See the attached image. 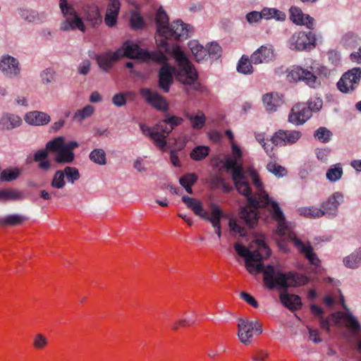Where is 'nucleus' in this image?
I'll use <instances>...</instances> for the list:
<instances>
[{
	"mask_svg": "<svg viewBox=\"0 0 361 361\" xmlns=\"http://www.w3.org/2000/svg\"><path fill=\"white\" fill-rule=\"evenodd\" d=\"M239 193L247 198L249 205L243 207L239 213V219H230L228 226L231 232L244 237L247 234V228H252L258 221L257 209L269 204L268 194L263 190V182H252L256 191L252 192L250 182H233Z\"/></svg>",
	"mask_w": 361,
	"mask_h": 361,
	"instance_id": "nucleus-2",
	"label": "nucleus"
},
{
	"mask_svg": "<svg viewBox=\"0 0 361 361\" xmlns=\"http://www.w3.org/2000/svg\"><path fill=\"white\" fill-rule=\"evenodd\" d=\"M361 80V68H353L343 74L337 82L338 89L343 93L354 91Z\"/></svg>",
	"mask_w": 361,
	"mask_h": 361,
	"instance_id": "nucleus-13",
	"label": "nucleus"
},
{
	"mask_svg": "<svg viewBox=\"0 0 361 361\" xmlns=\"http://www.w3.org/2000/svg\"><path fill=\"white\" fill-rule=\"evenodd\" d=\"M206 49L207 56L211 59H218L221 56V47L216 42L208 44Z\"/></svg>",
	"mask_w": 361,
	"mask_h": 361,
	"instance_id": "nucleus-48",
	"label": "nucleus"
},
{
	"mask_svg": "<svg viewBox=\"0 0 361 361\" xmlns=\"http://www.w3.org/2000/svg\"><path fill=\"white\" fill-rule=\"evenodd\" d=\"M157 32L159 35V28L169 27V17L166 11L161 7L158 9L155 18Z\"/></svg>",
	"mask_w": 361,
	"mask_h": 361,
	"instance_id": "nucleus-40",
	"label": "nucleus"
},
{
	"mask_svg": "<svg viewBox=\"0 0 361 361\" xmlns=\"http://www.w3.org/2000/svg\"><path fill=\"white\" fill-rule=\"evenodd\" d=\"M343 195L338 192H334L326 202L322 204L324 216L334 217L338 212V207L343 201Z\"/></svg>",
	"mask_w": 361,
	"mask_h": 361,
	"instance_id": "nucleus-20",
	"label": "nucleus"
},
{
	"mask_svg": "<svg viewBox=\"0 0 361 361\" xmlns=\"http://www.w3.org/2000/svg\"><path fill=\"white\" fill-rule=\"evenodd\" d=\"M64 173L68 180H78L80 177L78 169L75 167L66 166Z\"/></svg>",
	"mask_w": 361,
	"mask_h": 361,
	"instance_id": "nucleus-54",
	"label": "nucleus"
},
{
	"mask_svg": "<svg viewBox=\"0 0 361 361\" xmlns=\"http://www.w3.org/2000/svg\"><path fill=\"white\" fill-rule=\"evenodd\" d=\"M250 248L253 250L238 243L234 244L238 255L245 257L247 271L251 274L263 272L264 282L269 289L278 288L286 290L289 287L300 286L307 283V277L302 274L292 271L283 273L271 265L264 267L262 261L270 256L271 250L265 243L264 235L254 240Z\"/></svg>",
	"mask_w": 361,
	"mask_h": 361,
	"instance_id": "nucleus-1",
	"label": "nucleus"
},
{
	"mask_svg": "<svg viewBox=\"0 0 361 361\" xmlns=\"http://www.w3.org/2000/svg\"><path fill=\"white\" fill-rule=\"evenodd\" d=\"M288 46L295 51H310L316 46L315 35L310 31L295 32L289 39Z\"/></svg>",
	"mask_w": 361,
	"mask_h": 361,
	"instance_id": "nucleus-12",
	"label": "nucleus"
},
{
	"mask_svg": "<svg viewBox=\"0 0 361 361\" xmlns=\"http://www.w3.org/2000/svg\"><path fill=\"white\" fill-rule=\"evenodd\" d=\"M60 8L66 20L61 23V29L64 31L79 29L82 32L85 31V25L82 19L76 13L75 9L68 4L66 0H60Z\"/></svg>",
	"mask_w": 361,
	"mask_h": 361,
	"instance_id": "nucleus-11",
	"label": "nucleus"
},
{
	"mask_svg": "<svg viewBox=\"0 0 361 361\" xmlns=\"http://www.w3.org/2000/svg\"><path fill=\"white\" fill-rule=\"evenodd\" d=\"M182 200L196 215L206 220L209 219L210 214L204 209L202 203L200 200L185 195L182 197Z\"/></svg>",
	"mask_w": 361,
	"mask_h": 361,
	"instance_id": "nucleus-23",
	"label": "nucleus"
},
{
	"mask_svg": "<svg viewBox=\"0 0 361 361\" xmlns=\"http://www.w3.org/2000/svg\"><path fill=\"white\" fill-rule=\"evenodd\" d=\"M25 198V194L15 189L0 190V200L1 201H16Z\"/></svg>",
	"mask_w": 361,
	"mask_h": 361,
	"instance_id": "nucleus-30",
	"label": "nucleus"
},
{
	"mask_svg": "<svg viewBox=\"0 0 361 361\" xmlns=\"http://www.w3.org/2000/svg\"><path fill=\"white\" fill-rule=\"evenodd\" d=\"M224 216V214L223 211L218 206L215 204L211 205L210 217L208 221L212 223L213 227L215 228V233L219 238L221 236L220 221Z\"/></svg>",
	"mask_w": 361,
	"mask_h": 361,
	"instance_id": "nucleus-29",
	"label": "nucleus"
},
{
	"mask_svg": "<svg viewBox=\"0 0 361 361\" xmlns=\"http://www.w3.org/2000/svg\"><path fill=\"white\" fill-rule=\"evenodd\" d=\"M262 102L266 110L269 112L276 111L283 103V97L276 92L267 93L262 97Z\"/></svg>",
	"mask_w": 361,
	"mask_h": 361,
	"instance_id": "nucleus-24",
	"label": "nucleus"
},
{
	"mask_svg": "<svg viewBox=\"0 0 361 361\" xmlns=\"http://www.w3.org/2000/svg\"><path fill=\"white\" fill-rule=\"evenodd\" d=\"M127 102L126 94L123 92H119L114 94L112 97V103L118 107H121L126 105Z\"/></svg>",
	"mask_w": 361,
	"mask_h": 361,
	"instance_id": "nucleus-55",
	"label": "nucleus"
},
{
	"mask_svg": "<svg viewBox=\"0 0 361 361\" xmlns=\"http://www.w3.org/2000/svg\"><path fill=\"white\" fill-rule=\"evenodd\" d=\"M316 154L319 160L326 161L327 160V157L329 154V150L328 149H317Z\"/></svg>",
	"mask_w": 361,
	"mask_h": 361,
	"instance_id": "nucleus-63",
	"label": "nucleus"
},
{
	"mask_svg": "<svg viewBox=\"0 0 361 361\" xmlns=\"http://www.w3.org/2000/svg\"><path fill=\"white\" fill-rule=\"evenodd\" d=\"M361 262L360 254H352L343 259L345 265L349 268H355Z\"/></svg>",
	"mask_w": 361,
	"mask_h": 361,
	"instance_id": "nucleus-51",
	"label": "nucleus"
},
{
	"mask_svg": "<svg viewBox=\"0 0 361 361\" xmlns=\"http://www.w3.org/2000/svg\"><path fill=\"white\" fill-rule=\"evenodd\" d=\"M263 331L262 325L258 321H250L247 319L240 318L238 321V336L244 345L252 343L254 332L260 335Z\"/></svg>",
	"mask_w": 361,
	"mask_h": 361,
	"instance_id": "nucleus-10",
	"label": "nucleus"
},
{
	"mask_svg": "<svg viewBox=\"0 0 361 361\" xmlns=\"http://www.w3.org/2000/svg\"><path fill=\"white\" fill-rule=\"evenodd\" d=\"M312 116L310 110L304 103H299L293 106L288 116V121L294 125L299 126L305 123Z\"/></svg>",
	"mask_w": 361,
	"mask_h": 361,
	"instance_id": "nucleus-17",
	"label": "nucleus"
},
{
	"mask_svg": "<svg viewBox=\"0 0 361 361\" xmlns=\"http://www.w3.org/2000/svg\"><path fill=\"white\" fill-rule=\"evenodd\" d=\"M173 56L176 59L177 65L180 72H183L185 78L181 79V74L178 73L176 67L169 65L167 63L168 59L161 63L163 64L158 72V86L164 91V92H169L170 87L173 82V78L175 75L179 76V81L185 85H192L197 79V73L195 71L193 65L189 61L184 52L180 49L178 47L173 49Z\"/></svg>",
	"mask_w": 361,
	"mask_h": 361,
	"instance_id": "nucleus-3",
	"label": "nucleus"
},
{
	"mask_svg": "<svg viewBox=\"0 0 361 361\" xmlns=\"http://www.w3.org/2000/svg\"><path fill=\"white\" fill-rule=\"evenodd\" d=\"M268 353L264 350H256L253 352L252 359L254 361H266L268 357Z\"/></svg>",
	"mask_w": 361,
	"mask_h": 361,
	"instance_id": "nucleus-57",
	"label": "nucleus"
},
{
	"mask_svg": "<svg viewBox=\"0 0 361 361\" xmlns=\"http://www.w3.org/2000/svg\"><path fill=\"white\" fill-rule=\"evenodd\" d=\"M75 158V154L73 152L68 151L64 147L57 152L55 157V161L58 164H70Z\"/></svg>",
	"mask_w": 361,
	"mask_h": 361,
	"instance_id": "nucleus-37",
	"label": "nucleus"
},
{
	"mask_svg": "<svg viewBox=\"0 0 361 361\" xmlns=\"http://www.w3.org/2000/svg\"><path fill=\"white\" fill-rule=\"evenodd\" d=\"M22 171L18 167H8L0 173V180H14L17 179Z\"/></svg>",
	"mask_w": 361,
	"mask_h": 361,
	"instance_id": "nucleus-34",
	"label": "nucleus"
},
{
	"mask_svg": "<svg viewBox=\"0 0 361 361\" xmlns=\"http://www.w3.org/2000/svg\"><path fill=\"white\" fill-rule=\"evenodd\" d=\"M48 345V338L42 334H37L32 339V346L35 350H44Z\"/></svg>",
	"mask_w": 361,
	"mask_h": 361,
	"instance_id": "nucleus-44",
	"label": "nucleus"
},
{
	"mask_svg": "<svg viewBox=\"0 0 361 361\" xmlns=\"http://www.w3.org/2000/svg\"><path fill=\"white\" fill-rule=\"evenodd\" d=\"M298 213L307 218H319L324 216L322 209L314 207L299 208Z\"/></svg>",
	"mask_w": 361,
	"mask_h": 361,
	"instance_id": "nucleus-39",
	"label": "nucleus"
},
{
	"mask_svg": "<svg viewBox=\"0 0 361 361\" xmlns=\"http://www.w3.org/2000/svg\"><path fill=\"white\" fill-rule=\"evenodd\" d=\"M120 51L121 59L126 56L130 59H141L145 62L163 63L167 60V56L160 51H149L140 48L132 41L125 42L122 47L117 49Z\"/></svg>",
	"mask_w": 361,
	"mask_h": 361,
	"instance_id": "nucleus-7",
	"label": "nucleus"
},
{
	"mask_svg": "<svg viewBox=\"0 0 361 361\" xmlns=\"http://www.w3.org/2000/svg\"><path fill=\"white\" fill-rule=\"evenodd\" d=\"M130 25L133 30H141L145 26L143 18L137 11H133L130 15Z\"/></svg>",
	"mask_w": 361,
	"mask_h": 361,
	"instance_id": "nucleus-46",
	"label": "nucleus"
},
{
	"mask_svg": "<svg viewBox=\"0 0 361 361\" xmlns=\"http://www.w3.org/2000/svg\"><path fill=\"white\" fill-rule=\"evenodd\" d=\"M267 170L273 173L276 178H283L287 175V170L285 167L276 163H269L267 166Z\"/></svg>",
	"mask_w": 361,
	"mask_h": 361,
	"instance_id": "nucleus-47",
	"label": "nucleus"
},
{
	"mask_svg": "<svg viewBox=\"0 0 361 361\" xmlns=\"http://www.w3.org/2000/svg\"><path fill=\"white\" fill-rule=\"evenodd\" d=\"M191 325V323L189 320H187L185 319H180L177 322H176L173 325H172V329L174 330V331H177L180 326H182V327H186V326H190Z\"/></svg>",
	"mask_w": 361,
	"mask_h": 361,
	"instance_id": "nucleus-64",
	"label": "nucleus"
},
{
	"mask_svg": "<svg viewBox=\"0 0 361 361\" xmlns=\"http://www.w3.org/2000/svg\"><path fill=\"white\" fill-rule=\"evenodd\" d=\"M120 8L121 3L119 0H110L109 1L104 16V23L108 27H111L116 24Z\"/></svg>",
	"mask_w": 361,
	"mask_h": 361,
	"instance_id": "nucleus-21",
	"label": "nucleus"
},
{
	"mask_svg": "<svg viewBox=\"0 0 361 361\" xmlns=\"http://www.w3.org/2000/svg\"><path fill=\"white\" fill-rule=\"evenodd\" d=\"M209 148L207 146H197L190 152V157L195 161H201L209 155Z\"/></svg>",
	"mask_w": 361,
	"mask_h": 361,
	"instance_id": "nucleus-43",
	"label": "nucleus"
},
{
	"mask_svg": "<svg viewBox=\"0 0 361 361\" xmlns=\"http://www.w3.org/2000/svg\"><path fill=\"white\" fill-rule=\"evenodd\" d=\"M24 119L29 125L39 126L48 124L51 117L43 111H32L25 114Z\"/></svg>",
	"mask_w": 361,
	"mask_h": 361,
	"instance_id": "nucleus-22",
	"label": "nucleus"
},
{
	"mask_svg": "<svg viewBox=\"0 0 361 361\" xmlns=\"http://www.w3.org/2000/svg\"><path fill=\"white\" fill-rule=\"evenodd\" d=\"M303 14L302 10L296 6H292L290 8V18L297 25L302 23V18Z\"/></svg>",
	"mask_w": 361,
	"mask_h": 361,
	"instance_id": "nucleus-52",
	"label": "nucleus"
},
{
	"mask_svg": "<svg viewBox=\"0 0 361 361\" xmlns=\"http://www.w3.org/2000/svg\"><path fill=\"white\" fill-rule=\"evenodd\" d=\"M25 221V218L19 214L8 215L0 218V226H16L22 224Z\"/></svg>",
	"mask_w": 361,
	"mask_h": 361,
	"instance_id": "nucleus-33",
	"label": "nucleus"
},
{
	"mask_svg": "<svg viewBox=\"0 0 361 361\" xmlns=\"http://www.w3.org/2000/svg\"><path fill=\"white\" fill-rule=\"evenodd\" d=\"M189 27L190 25L183 23L181 20H177L168 27L159 28V36L163 38L156 39L157 45L168 51L169 50L168 39L172 38L176 40L186 39L189 36Z\"/></svg>",
	"mask_w": 361,
	"mask_h": 361,
	"instance_id": "nucleus-8",
	"label": "nucleus"
},
{
	"mask_svg": "<svg viewBox=\"0 0 361 361\" xmlns=\"http://www.w3.org/2000/svg\"><path fill=\"white\" fill-rule=\"evenodd\" d=\"M333 133L326 127H319L314 133V137L322 143L329 142L332 137Z\"/></svg>",
	"mask_w": 361,
	"mask_h": 361,
	"instance_id": "nucleus-41",
	"label": "nucleus"
},
{
	"mask_svg": "<svg viewBox=\"0 0 361 361\" xmlns=\"http://www.w3.org/2000/svg\"><path fill=\"white\" fill-rule=\"evenodd\" d=\"M302 23L300 25H305L309 29H313L314 26V19L308 14H303L302 18Z\"/></svg>",
	"mask_w": 361,
	"mask_h": 361,
	"instance_id": "nucleus-61",
	"label": "nucleus"
},
{
	"mask_svg": "<svg viewBox=\"0 0 361 361\" xmlns=\"http://www.w3.org/2000/svg\"><path fill=\"white\" fill-rule=\"evenodd\" d=\"M343 169L340 164L332 166L326 172V178L329 180H338L341 178Z\"/></svg>",
	"mask_w": 361,
	"mask_h": 361,
	"instance_id": "nucleus-45",
	"label": "nucleus"
},
{
	"mask_svg": "<svg viewBox=\"0 0 361 361\" xmlns=\"http://www.w3.org/2000/svg\"><path fill=\"white\" fill-rule=\"evenodd\" d=\"M240 297L243 300H245L247 304H249L252 307L255 308L258 307L259 304L257 301L249 293L245 292H241Z\"/></svg>",
	"mask_w": 361,
	"mask_h": 361,
	"instance_id": "nucleus-58",
	"label": "nucleus"
},
{
	"mask_svg": "<svg viewBox=\"0 0 361 361\" xmlns=\"http://www.w3.org/2000/svg\"><path fill=\"white\" fill-rule=\"evenodd\" d=\"M121 59L120 51L105 52L96 56L97 63L104 72H109L116 61Z\"/></svg>",
	"mask_w": 361,
	"mask_h": 361,
	"instance_id": "nucleus-19",
	"label": "nucleus"
},
{
	"mask_svg": "<svg viewBox=\"0 0 361 361\" xmlns=\"http://www.w3.org/2000/svg\"><path fill=\"white\" fill-rule=\"evenodd\" d=\"M64 145L63 137H56L47 142L45 149L37 150L34 154L33 159L38 163V169L43 171H48L51 168V163L48 159V154L57 153Z\"/></svg>",
	"mask_w": 361,
	"mask_h": 361,
	"instance_id": "nucleus-9",
	"label": "nucleus"
},
{
	"mask_svg": "<svg viewBox=\"0 0 361 361\" xmlns=\"http://www.w3.org/2000/svg\"><path fill=\"white\" fill-rule=\"evenodd\" d=\"M342 318L346 323L348 328L351 329L355 332H358L360 330V325L357 320L349 313L343 314Z\"/></svg>",
	"mask_w": 361,
	"mask_h": 361,
	"instance_id": "nucleus-49",
	"label": "nucleus"
},
{
	"mask_svg": "<svg viewBox=\"0 0 361 361\" xmlns=\"http://www.w3.org/2000/svg\"><path fill=\"white\" fill-rule=\"evenodd\" d=\"M342 318L346 323L348 328L351 329L355 332H358L360 330V325L357 320L349 313L343 314Z\"/></svg>",
	"mask_w": 361,
	"mask_h": 361,
	"instance_id": "nucleus-50",
	"label": "nucleus"
},
{
	"mask_svg": "<svg viewBox=\"0 0 361 361\" xmlns=\"http://www.w3.org/2000/svg\"><path fill=\"white\" fill-rule=\"evenodd\" d=\"M274 55V49L271 45H262L253 52L250 56V60L255 65L268 63L273 59Z\"/></svg>",
	"mask_w": 361,
	"mask_h": 361,
	"instance_id": "nucleus-18",
	"label": "nucleus"
},
{
	"mask_svg": "<svg viewBox=\"0 0 361 361\" xmlns=\"http://www.w3.org/2000/svg\"><path fill=\"white\" fill-rule=\"evenodd\" d=\"M281 303L291 311H295L302 307L301 298L295 294L282 293L280 294Z\"/></svg>",
	"mask_w": 361,
	"mask_h": 361,
	"instance_id": "nucleus-28",
	"label": "nucleus"
},
{
	"mask_svg": "<svg viewBox=\"0 0 361 361\" xmlns=\"http://www.w3.org/2000/svg\"><path fill=\"white\" fill-rule=\"evenodd\" d=\"M22 124L21 118L16 114L6 113L0 118V129L11 130Z\"/></svg>",
	"mask_w": 361,
	"mask_h": 361,
	"instance_id": "nucleus-26",
	"label": "nucleus"
},
{
	"mask_svg": "<svg viewBox=\"0 0 361 361\" xmlns=\"http://www.w3.org/2000/svg\"><path fill=\"white\" fill-rule=\"evenodd\" d=\"M231 157H226L221 161L223 169L230 174L232 180H260L257 171L251 166H243L241 163L242 151L233 144Z\"/></svg>",
	"mask_w": 361,
	"mask_h": 361,
	"instance_id": "nucleus-5",
	"label": "nucleus"
},
{
	"mask_svg": "<svg viewBox=\"0 0 361 361\" xmlns=\"http://www.w3.org/2000/svg\"><path fill=\"white\" fill-rule=\"evenodd\" d=\"M165 120L169 126L172 128V130L176 126L180 125L183 121L182 118L176 116H169Z\"/></svg>",
	"mask_w": 361,
	"mask_h": 361,
	"instance_id": "nucleus-59",
	"label": "nucleus"
},
{
	"mask_svg": "<svg viewBox=\"0 0 361 361\" xmlns=\"http://www.w3.org/2000/svg\"><path fill=\"white\" fill-rule=\"evenodd\" d=\"M90 64L89 60L82 61L78 67V73L82 75H87L90 70Z\"/></svg>",
	"mask_w": 361,
	"mask_h": 361,
	"instance_id": "nucleus-62",
	"label": "nucleus"
},
{
	"mask_svg": "<svg viewBox=\"0 0 361 361\" xmlns=\"http://www.w3.org/2000/svg\"><path fill=\"white\" fill-rule=\"evenodd\" d=\"M41 78L43 83H51L54 80V72L52 71V70L47 68L42 73Z\"/></svg>",
	"mask_w": 361,
	"mask_h": 361,
	"instance_id": "nucleus-56",
	"label": "nucleus"
},
{
	"mask_svg": "<svg viewBox=\"0 0 361 361\" xmlns=\"http://www.w3.org/2000/svg\"><path fill=\"white\" fill-rule=\"evenodd\" d=\"M84 18L94 27L100 25L102 20L99 7L94 4H89L85 7Z\"/></svg>",
	"mask_w": 361,
	"mask_h": 361,
	"instance_id": "nucleus-27",
	"label": "nucleus"
},
{
	"mask_svg": "<svg viewBox=\"0 0 361 361\" xmlns=\"http://www.w3.org/2000/svg\"><path fill=\"white\" fill-rule=\"evenodd\" d=\"M94 112V106L87 105L83 109L77 110L73 116V120L82 122L84 119L90 117Z\"/></svg>",
	"mask_w": 361,
	"mask_h": 361,
	"instance_id": "nucleus-42",
	"label": "nucleus"
},
{
	"mask_svg": "<svg viewBox=\"0 0 361 361\" xmlns=\"http://www.w3.org/2000/svg\"><path fill=\"white\" fill-rule=\"evenodd\" d=\"M262 19L260 12L252 11L246 15V20L250 23H255L259 22Z\"/></svg>",
	"mask_w": 361,
	"mask_h": 361,
	"instance_id": "nucleus-60",
	"label": "nucleus"
},
{
	"mask_svg": "<svg viewBox=\"0 0 361 361\" xmlns=\"http://www.w3.org/2000/svg\"><path fill=\"white\" fill-rule=\"evenodd\" d=\"M310 69L303 68L301 66H293L288 73L290 81H302L312 88H317L321 85L319 77L326 76L328 70L323 66H311Z\"/></svg>",
	"mask_w": 361,
	"mask_h": 361,
	"instance_id": "nucleus-6",
	"label": "nucleus"
},
{
	"mask_svg": "<svg viewBox=\"0 0 361 361\" xmlns=\"http://www.w3.org/2000/svg\"><path fill=\"white\" fill-rule=\"evenodd\" d=\"M140 128L141 131L145 135L149 137L155 143V145L159 147L162 151L165 150L166 146V141H164L161 139H159L155 134L154 127L151 128L150 127L146 126L144 123L140 124Z\"/></svg>",
	"mask_w": 361,
	"mask_h": 361,
	"instance_id": "nucleus-31",
	"label": "nucleus"
},
{
	"mask_svg": "<svg viewBox=\"0 0 361 361\" xmlns=\"http://www.w3.org/2000/svg\"><path fill=\"white\" fill-rule=\"evenodd\" d=\"M307 108L310 110V114L312 115V112L319 111L323 105V102L319 98H314V99H310L307 102Z\"/></svg>",
	"mask_w": 361,
	"mask_h": 361,
	"instance_id": "nucleus-53",
	"label": "nucleus"
},
{
	"mask_svg": "<svg viewBox=\"0 0 361 361\" xmlns=\"http://www.w3.org/2000/svg\"><path fill=\"white\" fill-rule=\"evenodd\" d=\"M185 117L190 121L192 128L196 130L202 129L206 122V116L202 111H200L198 114L195 116L186 114Z\"/></svg>",
	"mask_w": 361,
	"mask_h": 361,
	"instance_id": "nucleus-35",
	"label": "nucleus"
},
{
	"mask_svg": "<svg viewBox=\"0 0 361 361\" xmlns=\"http://www.w3.org/2000/svg\"><path fill=\"white\" fill-rule=\"evenodd\" d=\"M302 136L299 130H279L271 137V142L275 145H290L298 142Z\"/></svg>",
	"mask_w": 361,
	"mask_h": 361,
	"instance_id": "nucleus-16",
	"label": "nucleus"
},
{
	"mask_svg": "<svg viewBox=\"0 0 361 361\" xmlns=\"http://www.w3.org/2000/svg\"><path fill=\"white\" fill-rule=\"evenodd\" d=\"M155 134L159 139H161L164 141H166V138L169 136L170 133L172 131V128L169 126L165 119L158 122L155 126Z\"/></svg>",
	"mask_w": 361,
	"mask_h": 361,
	"instance_id": "nucleus-32",
	"label": "nucleus"
},
{
	"mask_svg": "<svg viewBox=\"0 0 361 361\" xmlns=\"http://www.w3.org/2000/svg\"><path fill=\"white\" fill-rule=\"evenodd\" d=\"M89 158L93 163L98 165H105L106 164V152L100 148L93 149L90 153Z\"/></svg>",
	"mask_w": 361,
	"mask_h": 361,
	"instance_id": "nucleus-38",
	"label": "nucleus"
},
{
	"mask_svg": "<svg viewBox=\"0 0 361 361\" xmlns=\"http://www.w3.org/2000/svg\"><path fill=\"white\" fill-rule=\"evenodd\" d=\"M0 71L6 78L18 77L20 74L19 61L8 54L3 55L0 60Z\"/></svg>",
	"mask_w": 361,
	"mask_h": 361,
	"instance_id": "nucleus-15",
	"label": "nucleus"
},
{
	"mask_svg": "<svg viewBox=\"0 0 361 361\" xmlns=\"http://www.w3.org/2000/svg\"><path fill=\"white\" fill-rule=\"evenodd\" d=\"M195 182H178V184L168 182L164 183L161 189L169 190L172 195H181L185 190L189 194H192V187Z\"/></svg>",
	"mask_w": 361,
	"mask_h": 361,
	"instance_id": "nucleus-25",
	"label": "nucleus"
},
{
	"mask_svg": "<svg viewBox=\"0 0 361 361\" xmlns=\"http://www.w3.org/2000/svg\"><path fill=\"white\" fill-rule=\"evenodd\" d=\"M271 209L273 218L277 221L276 232L278 235L284 240L293 241L295 247L305 255L311 264L317 267L319 266L320 260L316 253L314 252L312 247L310 245H305L302 241L297 238L290 226L286 222L279 204L275 202H272L271 203Z\"/></svg>",
	"mask_w": 361,
	"mask_h": 361,
	"instance_id": "nucleus-4",
	"label": "nucleus"
},
{
	"mask_svg": "<svg viewBox=\"0 0 361 361\" xmlns=\"http://www.w3.org/2000/svg\"><path fill=\"white\" fill-rule=\"evenodd\" d=\"M252 63L250 59L247 56H243L238 63L237 71L244 75L252 74L253 73Z\"/></svg>",
	"mask_w": 361,
	"mask_h": 361,
	"instance_id": "nucleus-36",
	"label": "nucleus"
},
{
	"mask_svg": "<svg viewBox=\"0 0 361 361\" xmlns=\"http://www.w3.org/2000/svg\"><path fill=\"white\" fill-rule=\"evenodd\" d=\"M141 97L154 109L166 112L169 109V104L165 98L157 91L149 88L142 87L140 90Z\"/></svg>",
	"mask_w": 361,
	"mask_h": 361,
	"instance_id": "nucleus-14",
	"label": "nucleus"
}]
</instances>
